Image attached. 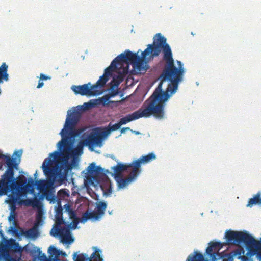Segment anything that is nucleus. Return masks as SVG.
I'll return each instance as SVG.
<instances>
[{
	"label": "nucleus",
	"instance_id": "c85d7f7f",
	"mask_svg": "<svg viewBox=\"0 0 261 261\" xmlns=\"http://www.w3.org/2000/svg\"><path fill=\"white\" fill-rule=\"evenodd\" d=\"M70 192L67 189H63L58 192V197L59 200H64L69 197Z\"/></svg>",
	"mask_w": 261,
	"mask_h": 261
},
{
	"label": "nucleus",
	"instance_id": "f3484780",
	"mask_svg": "<svg viewBox=\"0 0 261 261\" xmlns=\"http://www.w3.org/2000/svg\"><path fill=\"white\" fill-rule=\"evenodd\" d=\"M0 260L20 261V258H14L10 255L7 247L4 245H2L0 246Z\"/></svg>",
	"mask_w": 261,
	"mask_h": 261
},
{
	"label": "nucleus",
	"instance_id": "6e6552de",
	"mask_svg": "<svg viewBox=\"0 0 261 261\" xmlns=\"http://www.w3.org/2000/svg\"><path fill=\"white\" fill-rule=\"evenodd\" d=\"M94 252L90 257L86 254H78L77 252L74 253L73 255V259L74 261H103L102 257L101 250L96 247H92ZM48 253L49 254V258H47L44 253L38 254L37 258L39 261H61L59 257L60 255L66 256V254L60 250L57 249L53 246H50L48 249ZM67 261V260H64Z\"/></svg>",
	"mask_w": 261,
	"mask_h": 261
},
{
	"label": "nucleus",
	"instance_id": "4be33fe9",
	"mask_svg": "<svg viewBox=\"0 0 261 261\" xmlns=\"http://www.w3.org/2000/svg\"><path fill=\"white\" fill-rule=\"evenodd\" d=\"M110 97V96L106 95L101 98H99L98 99H91L90 101L92 103V107L94 108L96 106L100 104H102L103 106H106L110 102H114L113 101H110L109 100Z\"/></svg>",
	"mask_w": 261,
	"mask_h": 261
},
{
	"label": "nucleus",
	"instance_id": "c03bdc74",
	"mask_svg": "<svg viewBox=\"0 0 261 261\" xmlns=\"http://www.w3.org/2000/svg\"><path fill=\"white\" fill-rule=\"evenodd\" d=\"M0 235H1V236H3V233H2V231H0Z\"/></svg>",
	"mask_w": 261,
	"mask_h": 261
},
{
	"label": "nucleus",
	"instance_id": "de8ad7c7",
	"mask_svg": "<svg viewBox=\"0 0 261 261\" xmlns=\"http://www.w3.org/2000/svg\"><path fill=\"white\" fill-rule=\"evenodd\" d=\"M258 258V259L259 260V261H261L260 259L258 257H257Z\"/></svg>",
	"mask_w": 261,
	"mask_h": 261
},
{
	"label": "nucleus",
	"instance_id": "58836bf2",
	"mask_svg": "<svg viewBox=\"0 0 261 261\" xmlns=\"http://www.w3.org/2000/svg\"><path fill=\"white\" fill-rule=\"evenodd\" d=\"M15 219V216H14V214L11 213V215L9 217V220L11 221V219Z\"/></svg>",
	"mask_w": 261,
	"mask_h": 261
},
{
	"label": "nucleus",
	"instance_id": "dca6fc26",
	"mask_svg": "<svg viewBox=\"0 0 261 261\" xmlns=\"http://www.w3.org/2000/svg\"><path fill=\"white\" fill-rule=\"evenodd\" d=\"M55 231L56 233L60 236L61 241L63 243L70 245L74 242V239L71 237L69 228H56Z\"/></svg>",
	"mask_w": 261,
	"mask_h": 261
},
{
	"label": "nucleus",
	"instance_id": "37998d69",
	"mask_svg": "<svg viewBox=\"0 0 261 261\" xmlns=\"http://www.w3.org/2000/svg\"><path fill=\"white\" fill-rule=\"evenodd\" d=\"M1 65H3V66L6 65V63H4V62Z\"/></svg>",
	"mask_w": 261,
	"mask_h": 261
},
{
	"label": "nucleus",
	"instance_id": "72a5a7b5",
	"mask_svg": "<svg viewBox=\"0 0 261 261\" xmlns=\"http://www.w3.org/2000/svg\"><path fill=\"white\" fill-rule=\"evenodd\" d=\"M50 77L47 76H46L45 75L41 73L40 75V80H46L48 79H50Z\"/></svg>",
	"mask_w": 261,
	"mask_h": 261
},
{
	"label": "nucleus",
	"instance_id": "39448f33",
	"mask_svg": "<svg viewBox=\"0 0 261 261\" xmlns=\"http://www.w3.org/2000/svg\"><path fill=\"white\" fill-rule=\"evenodd\" d=\"M87 128L85 127L76 130V134L74 136L73 140H66L63 143H60V141L58 142L59 147L62 146H66L67 144L71 145V152L78 147H81V150L76 154H73V156H79L83 153V147L84 145L88 146L89 149L91 151H94V147H101L103 146V141L107 138L103 135L102 127H96L91 130L86 131Z\"/></svg>",
	"mask_w": 261,
	"mask_h": 261
},
{
	"label": "nucleus",
	"instance_id": "f03ea898",
	"mask_svg": "<svg viewBox=\"0 0 261 261\" xmlns=\"http://www.w3.org/2000/svg\"><path fill=\"white\" fill-rule=\"evenodd\" d=\"M161 52L165 65H175L171 48L166 38L159 33L153 37L152 43L148 44L144 51L139 49L133 52L126 49L115 58L110 65H148Z\"/></svg>",
	"mask_w": 261,
	"mask_h": 261
},
{
	"label": "nucleus",
	"instance_id": "1a4fd4ad",
	"mask_svg": "<svg viewBox=\"0 0 261 261\" xmlns=\"http://www.w3.org/2000/svg\"><path fill=\"white\" fill-rule=\"evenodd\" d=\"M225 237L229 243L245 244L252 249L253 254H256L261 260V242L256 241L247 232L228 230L225 232Z\"/></svg>",
	"mask_w": 261,
	"mask_h": 261
},
{
	"label": "nucleus",
	"instance_id": "e433bc0d",
	"mask_svg": "<svg viewBox=\"0 0 261 261\" xmlns=\"http://www.w3.org/2000/svg\"><path fill=\"white\" fill-rule=\"evenodd\" d=\"M43 82H41V80H40L39 81L38 86H37V88H41L43 86Z\"/></svg>",
	"mask_w": 261,
	"mask_h": 261
},
{
	"label": "nucleus",
	"instance_id": "c756f323",
	"mask_svg": "<svg viewBox=\"0 0 261 261\" xmlns=\"http://www.w3.org/2000/svg\"><path fill=\"white\" fill-rule=\"evenodd\" d=\"M65 212L68 213V216L71 219L75 220L77 219L75 212L70 208L69 205H66Z\"/></svg>",
	"mask_w": 261,
	"mask_h": 261
},
{
	"label": "nucleus",
	"instance_id": "09e8293b",
	"mask_svg": "<svg viewBox=\"0 0 261 261\" xmlns=\"http://www.w3.org/2000/svg\"><path fill=\"white\" fill-rule=\"evenodd\" d=\"M258 258V259L259 260V261H261L260 259L258 257H257Z\"/></svg>",
	"mask_w": 261,
	"mask_h": 261
},
{
	"label": "nucleus",
	"instance_id": "423d86ee",
	"mask_svg": "<svg viewBox=\"0 0 261 261\" xmlns=\"http://www.w3.org/2000/svg\"><path fill=\"white\" fill-rule=\"evenodd\" d=\"M22 154V150L16 151L11 159L0 153V197L7 195L10 184H13V167L20 163Z\"/></svg>",
	"mask_w": 261,
	"mask_h": 261
},
{
	"label": "nucleus",
	"instance_id": "cd10ccee",
	"mask_svg": "<svg viewBox=\"0 0 261 261\" xmlns=\"http://www.w3.org/2000/svg\"><path fill=\"white\" fill-rule=\"evenodd\" d=\"M86 170L87 172L90 174H97L102 171L101 168L95 166V164L94 163L90 164V165L87 167Z\"/></svg>",
	"mask_w": 261,
	"mask_h": 261
},
{
	"label": "nucleus",
	"instance_id": "aec40b11",
	"mask_svg": "<svg viewBox=\"0 0 261 261\" xmlns=\"http://www.w3.org/2000/svg\"><path fill=\"white\" fill-rule=\"evenodd\" d=\"M8 247L11 249V251L18 254V257L16 256L14 257L16 259H19L21 260L22 253L24 250V247L22 248L19 246V243L15 242L14 241L10 242L8 244Z\"/></svg>",
	"mask_w": 261,
	"mask_h": 261
},
{
	"label": "nucleus",
	"instance_id": "412c9836",
	"mask_svg": "<svg viewBox=\"0 0 261 261\" xmlns=\"http://www.w3.org/2000/svg\"><path fill=\"white\" fill-rule=\"evenodd\" d=\"M24 250L26 252L30 254V255L37 258V255L41 253L40 248L35 246L34 244L29 243L24 247Z\"/></svg>",
	"mask_w": 261,
	"mask_h": 261
},
{
	"label": "nucleus",
	"instance_id": "4c0bfd02",
	"mask_svg": "<svg viewBox=\"0 0 261 261\" xmlns=\"http://www.w3.org/2000/svg\"><path fill=\"white\" fill-rule=\"evenodd\" d=\"M47 199L49 200H51L52 199H54V196L52 195H48L46 197Z\"/></svg>",
	"mask_w": 261,
	"mask_h": 261
},
{
	"label": "nucleus",
	"instance_id": "20e7f679",
	"mask_svg": "<svg viewBox=\"0 0 261 261\" xmlns=\"http://www.w3.org/2000/svg\"><path fill=\"white\" fill-rule=\"evenodd\" d=\"M108 66L103 75L101 76L97 82L93 85L91 83L82 85H72L71 89L76 95L82 96H94L101 95L103 93V87L107 82L112 77V83L115 87L111 90L110 95L114 97L118 94V87L123 81L127 74L129 66Z\"/></svg>",
	"mask_w": 261,
	"mask_h": 261
},
{
	"label": "nucleus",
	"instance_id": "393cba45",
	"mask_svg": "<svg viewBox=\"0 0 261 261\" xmlns=\"http://www.w3.org/2000/svg\"><path fill=\"white\" fill-rule=\"evenodd\" d=\"M255 204L261 205V192H258L253 198L250 199L247 206L251 207Z\"/></svg>",
	"mask_w": 261,
	"mask_h": 261
},
{
	"label": "nucleus",
	"instance_id": "a19ab883",
	"mask_svg": "<svg viewBox=\"0 0 261 261\" xmlns=\"http://www.w3.org/2000/svg\"><path fill=\"white\" fill-rule=\"evenodd\" d=\"M177 63L178 65H182L181 62L179 61H177Z\"/></svg>",
	"mask_w": 261,
	"mask_h": 261
},
{
	"label": "nucleus",
	"instance_id": "2eb2a0df",
	"mask_svg": "<svg viewBox=\"0 0 261 261\" xmlns=\"http://www.w3.org/2000/svg\"><path fill=\"white\" fill-rule=\"evenodd\" d=\"M139 175L136 171L134 172V169L132 168L127 178L123 179L122 176L115 179L117 183L118 189L119 190L124 189L129 184L135 181Z\"/></svg>",
	"mask_w": 261,
	"mask_h": 261
},
{
	"label": "nucleus",
	"instance_id": "ea45409f",
	"mask_svg": "<svg viewBox=\"0 0 261 261\" xmlns=\"http://www.w3.org/2000/svg\"><path fill=\"white\" fill-rule=\"evenodd\" d=\"M131 132L134 134H135L136 135H139L140 134V132H138V131H136V130H130Z\"/></svg>",
	"mask_w": 261,
	"mask_h": 261
},
{
	"label": "nucleus",
	"instance_id": "9b49d317",
	"mask_svg": "<svg viewBox=\"0 0 261 261\" xmlns=\"http://www.w3.org/2000/svg\"><path fill=\"white\" fill-rule=\"evenodd\" d=\"M106 208V203L100 202L97 205L94 211L87 210L85 212L79 220H78V219L73 220V222L69 224V226L72 229H74L77 227L79 222L85 223L89 220L93 222L99 221L103 215Z\"/></svg>",
	"mask_w": 261,
	"mask_h": 261
},
{
	"label": "nucleus",
	"instance_id": "6ab92c4d",
	"mask_svg": "<svg viewBox=\"0 0 261 261\" xmlns=\"http://www.w3.org/2000/svg\"><path fill=\"white\" fill-rule=\"evenodd\" d=\"M18 205H24L25 206H32L33 208H39L41 203L39 199L36 198H27L24 200L21 199L19 201Z\"/></svg>",
	"mask_w": 261,
	"mask_h": 261
},
{
	"label": "nucleus",
	"instance_id": "9d476101",
	"mask_svg": "<svg viewBox=\"0 0 261 261\" xmlns=\"http://www.w3.org/2000/svg\"><path fill=\"white\" fill-rule=\"evenodd\" d=\"M223 246L222 244L220 242H210L209 246L206 250L207 254L210 256L211 261H216L222 259V261H233L234 257L238 256L240 258L244 251L242 249H237L228 254L219 253V250Z\"/></svg>",
	"mask_w": 261,
	"mask_h": 261
},
{
	"label": "nucleus",
	"instance_id": "7c9ffc66",
	"mask_svg": "<svg viewBox=\"0 0 261 261\" xmlns=\"http://www.w3.org/2000/svg\"><path fill=\"white\" fill-rule=\"evenodd\" d=\"M132 71L136 73H141L142 71L145 72L149 69V66H133Z\"/></svg>",
	"mask_w": 261,
	"mask_h": 261
},
{
	"label": "nucleus",
	"instance_id": "f257e3e1",
	"mask_svg": "<svg viewBox=\"0 0 261 261\" xmlns=\"http://www.w3.org/2000/svg\"><path fill=\"white\" fill-rule=\"evenodd\" d=\"M184 72L182 66H165L159 77L160 83L152 95L145 101L141 108L121 118L118 122L120 126L151 115L159 119L164 118V103L176 92L179 84L183 81Z\"/></svg>",
	"mask_w": 261,
	"mask_h": 261
},
{
	"label": "nucleus",
	"instance_id": "2f4dec72",
	"mask_svg": "<svg viewBox=\"0 0 261 261\" xmlns=\"http://www.w3.org/2000/svg\"><path fill=\"white\" fill-rule=\"evenodd\" d=\"M37 208V212L36 214V218L37 219H42V215H43V212L41 208V206L39 207V208Z\"/></svg>",
	"mask_w": 261,
	"mask_h": 261
},
{
	"label": "nucleus",
	"instance_id": "a878e982",
	"mask_svg": "<svg viewBox=\"0 0 261 261\" xmlns=\"http://www.w3.org/2000/svg\"><path fill=\"white\" fill-rule=\"evenodd\" d=\"M48 184H49V181H47L43 180H38L35 182L37 189L40 192H44V193L47 192L46 190L48 187Z\"/></svg>",
	"mask_w": 261,
	"mask_h": 261
},
{
	"label": "nucleus",
	"instance_id": "0eeeda50",
	"mask_svg": "<svg viewBox=\"0 0 261 261\" xmlns=\"http://www.w3.org/2000/svg\"><path fill=\"white\" fill-rule=\"evenodd\" d=\"M92 108L90 100L82 105L73 107L72 109L67 111L64 127L59 134L61 137L60 144L67 139L70 141L73 140L74 136L76 134V130L78 129L76 128V125L78 123L80 113Z\"/></svg>",
	"mask_w": 261,
	"mask_h": 261
},
{
	"label": "nucleus",
	"instance_id": "a211bd4d",
	"mask_svg": "<svg viewBox=\"0 0 261 261\" xmlns=\"http://www.w3.org/2000/svg\"><path fill=\"white\" fill-rule=\"evenodd\" d=\"M20 196H17V195H16V196L12 194L8 195L5 202L9 204L11 214L14 213L16 209V204H18L19 201L20 200Z\"/></svg>",
	"mask_w": 261,
	"mask_h": 261
},
{
	"label": "nucleus",
	"instance_id": "4468645a",
	"mask_svg": "<svg viewBox=\"0 0 261 261\" xmlns=\"http://www.w3.org/2000/svg\"><path fill=\"white\" fill-rule=\"evenodd\" d=\"M133 163L131 164H122L118 163L117 165L112 167V170L113 172L112 173V175L115 179L121 177L122 176V173L125 171H127L130 173L132 170Z\"/></svg>",
	"mask_w": 261,
	"mask_h": 261
},
{
	"label": "nucleus",
	"instance_id": "7ed1b4c3",
	"mask_svg": "<svg viewBox=\"0 0 261 261\" xmlns=\"http://www.w3.org/2000/svg\"><path fill=\"white\" fill-rule=\"evenodd\" d=\"M59 147L57 144L58 150L49 153L42 165L44 175L49 180V185L55 184L61 185L67 181V176L69 170L78 165L79 159L73 154L81 150V147H78L73 152H71V145Z\"/></svg>",
	"mask_w": 261,
	"mask_h": 261
},
{
	"label": "nucleus",
	"instance_id": "49530a36",
	"mask_svg": "<svg viewBox=\"0 0 261 261\" xmlns=\"http://www.w3.org/2000/svg\"><path fill=\"white\" fill-rule=\"evenodd\" d=\"M191 34H192V35H194V33L191 32Z\"/></svg>",
	"mask_w": 261,
	"mask_h": 261
},
{
	"label": "nucleus",
	"instance_id": "f704fd0d",
	"mask_svg": "<svg viewBox=\"0 0 261 261\" xmlns=\"http://www.w3.org/2000/svg\"><path fill=\"white\" fill-rule=\"evenodd\" d=\"M87 182H88L89 185H94V181L92 180L91 177L89 178L88 176L87 177Z\"/></svg>",
	"mask_w": 261,
	"mask_h": 261
},
{
	"label": "nucleus",
	"instance_id": "a18cd8bd",
	"mask_svg": "<svg viewBox=\"0 0 261 261\" xmlns=\"http://www.w3.org/2000/svg\"><path fill=\"white\" fill-rule=\"evenodd\" d=\"M20 178H21V177H20V176H19V177H18V178H17V179H20Z\"/></svg>",
	"mask_w": 261,
	"mask_h": 261
},
{
	"label": "nucleus",
	"instance_id": "79ce46f5",
	"mask_svg": "<svg viewBox=\"0 0 261 261\" xmlns=\"http://www.w3.org/2000/svg\"><path fill=\"white\" fill-rule=\"evenodd\" d=\"M37 175V172H36V173L34 174V176L35 177H36Z\"/></svg>",
	"mask_w": 261,
	"mask_h": 261
},
{
	"label": "nucleus",
	"instance_id": "5701e85b",
	"mask_svg": "<svg viewBox=\"0 0 261 261\" xmlns=\"http://www.w3.org/2000/svg\"><path fill=\"white\" fill-rule=\"evenodd\" d=\"M121 126L119 122L112 124L110 122L108 126L102 127L103 130V135L108 137V136L112 132L117 130L120 128Z\"/></svg>",
	"mask_w": 261,
	"mask_h": 261
},
{
	"label": "nucleus",
	"instance_id": "473e14b6",
	"mask_svg": "<svg viewBox=\"0 0 261 261\" xmlns=\"http://www.w3.org/2000/svg\"><path fill=\"white\" fill-rule=\"evenodd\" d=\"M43 224V220L42 219L38 220L36 219V222L34 224V226L38 228L39 226L42 225Z\"/></svg>",
	"mask_w": 261,
	"mask_h": 261
},
{
	"label": "nucleus",
	"instance_id": "ddd939ff",
	"mask_svg": "<svg viewBox=\"0 0 261 261\" xmlns=\"http://www.w3.org/2000/svg\"><path fill=\"white\" fill-rule=\"evenodd\" d=\"M156 159L155 154L153 152L149 153L146 155H144L140 158L137 160L133 162L132 168L134 169V172L136 171L138 174L141 172L140 167L142 164H144L150 162Z\"/></svg>",
	"mask_w": 261,
	"mask_h": 261
},
{
	"label": "nucleus",
	"instance_id": "c9c22d12",
	"mask_svg": "<svg viewBox=\"0 0 261 261\" xmlns=\"http://www.w3.org/2000/svg\"><path fill=\"white\" fill-rule=\"evenodd\" d=\"M130 130L129 127H123L121 129L120 132H121V134H124V133H125L126 130Z\"/></svg>",
	"mask_w": 261,
	"mask_h": 261
},
{
	"label": "nucleus",
	"instance_id": "bb28decb",
	"mask_svg": "<svg viewBox=\"0 0 261 261\" xmlns=\"http://www.w3.org/2000/svg\"><path fill=\"white\" fill-rule=\"evenodd\" d=\"M55 218L56 219V222L59 224H66V222H64L62 217V208L61 207H59L56 209Z\"/></svg>",
	"mask_w": 261,
	"mask_h": 261
},
{
	"label": "nucleus",
	"instance_id": "f8f14e48",
	"mask_svg": "<svg viewBox=\"0 0 261 261\" xmlns=\"http://www.w3.org/2000/svg\"><path fill=\"white\" fill-rule=\"evenodd\" d=\"M15 167H13V168ZM13 174L14 173L13 172ZM13 184H10V187L9 188L7 192V194L10 192L14 194L17 195V196H23L25 195L27 192H28L31 194H34V181L32 178H30L28 179L29 184L25 185V182H23L20 184L18 181H17L16 179L15 178L14 175H13Z\"/></svg>",
	"mask_w": 261,
	"mask_h": 261
},
{
	"label": "nucleus",
	"instance_id": "b1692460",
	"mask_svg": "<svg viewBox=\"0 0 261 261\" xmlns=\"http://www.w3.org/2000/svg\"><path fill=\"white\" fill-rule=\"evenodd\" d=\"M24 234L29 238L32 239H36L39 236L38 228L36 227L33 226L32 228L25 231Z\"/></svg>",
	"mask_w": 261,
	"mask_h": 261
}]
</instances>
